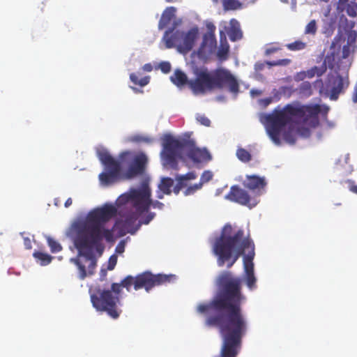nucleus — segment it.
Instances as JSON below:
<instances>
[{
	"mask_svg": "<svg viewBox=\"0 0 357 357\" xmlns=\"http://www.w3.org/2000/svg\"><path fill=\"white\" fill-rule=\"evenodd\" d=\"M126 208L125 206L116 207L112 204H105L91 211L85 220L75 222L72 225L75 235L74 245L82 258L71 259L70 261L77 266L80 280L95 273L97 261L93 255V249L98 250L102 246L103 239L107 242L114 240L113 230L106 229L105 223L119 213L122 220L118 221V224L128 232H131L139 216L143 213L136 210L126 211Z\"/></svg>",
	"mask_w": 357,
	"mask_h": 357,
	"instance_id": "nucleus-1",
	"label": "nucleus"
},
{
	"mask_svg": "<svg viewBox=\"0 0 357 357\" xmlns=\"http://www.w3.org/2000/svg\"><path fill=\"white\" fill-rule=\"evenodd\" d=\"M329 107L326 105L307 104L301 105L296 102L288 104L281 110H275L273 113L264 116V123L271 140L280 145V134L285 142L290 144L296 141L297 130L289 125L286 130V126L291 122H303L310 128H316L319 125V114L326 118Z\"/></svg>",
	"mask_w": 357,
	"mask_h": 357,
	"instance_id": "nucleus-2",
	"label": "nucleus"
},
{
	"mask_svg": "<svg viewBox=\"0 0 357 357\" xmlns=\"http://www.w3.org/2000/svg\"><path fill=\"white\" fill-rule=\"evenodd\" d=\"M213 252L217 257L218 264L222 267L227 262L231 268L241 255H243L244 278L250 289L256 287L257 279L254 274L253 259L255 247L250 236H245L241 229L234 230L230 224L225 225L219 237L213 245Z\"/></svg>",
	"mask_w": 357,
	"mask_h": 357,
	"instance_id": "nucleus-3",
	"label": "nucleus"
},
{
	"mask_svg": "<svg viewBox=\"0 0 357 357\" xmlns=\"http://www.w3.org/2000/svg\"><path fill=\"white\" fill-rule=\"evenodd\" d=\"M194 74L195 77L190 80L189 89L195 95H204L225 87L234 93L239 90L236 77L226 68H218L211 71L207 68H196Z\"/></svg>",
	"mask_w": 357,
	"mask_h": 357,
	"instance_id": "nucleus-4",
	"label": "nucleus"
},
{
	"mask_svg": "<svg viewBox=\"0 0 357 357\" xmlns=\"http://www.w3.org/2000/svg\"><path fill=\"white\" fill-rule=\"evenodd\" d=\"M161 158L163 166L178 170V159L184 153L195 163L208 162L211 160L210 153L205 149H201L195 146L192 139H177L172 136L165 137L162 144Z\"/></svg>",
	"mask_w": 357,
	"mask_h": 357,
	"instance_id": "nucleus-5",
	"label": "nucleus"
},
{
	"mask_svg": "<svg viewBox=\"0 0 357 357\" xmlns=\"http://www.w3.org/2000/svg\"><path fill=\"white\" fill-rule=\"evenodd\" d=\"M151 190L147 183H144L139 188H131L129 192L120 195L116 201L117 207L132 206L139 213L147 212L151 207Z\"/></svg>",
	"mask_w": 357,
	"mask_h": 357,
	"instance_id": "nucleus-6",
	"label": "nucleus"
},
{
	"mask_svg": "<svg viewBox=\"0 0 357 357\" xmlns=\"http://www.w3.org/2000/svg\"><path fill=\"white\" fill-rule=\"evenodd\" d=\"M174 28L169 29L164 34V40L167 48H172L177 46L179 52L186 54L193 47L195 42L199 34L198 28L190 29L187 33L176 31L173 33Z\"/></svg>",
	"mask_w": 357,
	"mask_h": 357,
	"instance_id": "nucleus-7",
	"label": "nucleus"
},
{
	"mask_svg": "<svg viewBox=\"0 0 357 357\" xmlns=\"http://www.w3.org/2000/svg\"><path fill=\"white\" fill-rule=\"evenodd\" d=\"M91 300L97 310L107 312L114 319L119 317L121 310L117 307V304L120 302V294H114L112 289L103 290L99 296L91 295Z\"/></svg>",
	"mask_w": 357,
	"mask_h": 357,
	"instance_id": "nucleus-8",
	"label": "nucleus"
},
{
	"mask_svg": "<svg viewBox=\"0 0 357 357\" xmlns=\"http://www.w3.org/2000/svg\"><path fill=\"white\" fill-rule=\"evenodd\" d=\"M97 155L106 169V172L99 174V179L101 183L108 185L116 182L121 174V167L120 162L115 160L105 149L98 150Z\"/></svg>",
	"mask_w": 357,
	"mask_h": 357,
	"instance_id": "nucleus-9",
	"label": "nucleus"
},
{
	"mask_svg": "<svg viewBox=\"0 0 357 357\" xmlns=\"http://www.w3.org/2000/svg\"><path fill=\"white\" fill-rule=\"evenodd\" d=\"M176 275L174 274H153L149 271H145L138 274L135 277V290H139L144 288L146 291H149L155 286H160L170 283L176 280Z\"/></svg>",
	"mask_w": 357,
	"mask_h": 357,
	"instance_id": "nucleus-10",
	"label": "nucleus"
},
{
	"mask_svg": "<svg viewBox=\"0 0 357 357\" xmlns=\"http://www.w3.org/2000/svg\"><path fill=\"white\" fill-rule=\"evenodd\" d=\"M207 32L204 33L202 41L196 54L197 57L203 61H207L215 54L217 49V40L215 37V26L213 23L206 25Z\"/></svg>",
	"mask_w": 357,
	"mask_h": 357,
	"instance_id": "nucleus-11",
	"label": "nucleus"
},
{
	"mask_svg": "<svg viewBox=\"0 0 357 357\" xmlns=\"http://www.w3.org/2000/svg\"><path fill=\"white\" fill-rule=\"evenodd\" d=\"M226 198L231 202L250 207L255 206L257 204V202L251 199L248 192L238 185L231 187Z\"/></svg>",
	"mask_w": 357,
	"mask_h": 357,
	"instance_id": "nucleus-12",
	"label": "nucleus"
},
{
	"mask_svg": "<svg viewBox=\"0 0 357 357\" xmlns=\"http://www.w3.org/2000/svg\"><path fill=\"white\" fill-rule=\"evenodd\" d=\"M147 161V158L144 153H139L135 155L125 173V178L130 179L143 174L146 169Z\"/></svg>",
	"mask_w": 357,
	"mask_h": 357,
	"instance_id": "nucleus-13",
	"label": "nucleus"
},
{
	"mask_svg": "<svg viewBox=\"0 0 357 357\" xmlns=\"http://www.w3.org/2000/svg\"><path fill=\"white\" fill-rule=\"evenodd\" d=\"M328 86L330 87L331 100H335L343 91L344 87L347 88L349 86V80L340 75L332 76L328 78Z\"/></svg>",
	"mask_w": 357,
	"mask_h": 357,
	"instance_id": "nucleus-14",
	"label": "nucleus"
},
{
	"mask_svg": "<svg viewBox=\"0 0 357 357\" xmlns=\"http://www.w3.org/2000/svg\"><path fill=\"white\" fill-rule=\"evenodd\" d=\"M229 53V45L227 42L226 35L221 31L220 32V46L215 52L218 60L225 61L228 59Z\"/></svg>",
	"mask_w": 357,
	"mask_h": 357,
	"instance_id": "nucleus-15",
	"label": "nucleus"
},
{
	"mask_svg": "<svg viewBox=\"0 0 357 357\" xmlns=\"http://www.w3.org/2000/svg\"><path fill=\"white\" fill-rule=\"evenodd\" d=\"M266 185V182L263 177H259L256 175L247 176L246 181L244 186L252 191L257 190L260 192Z\"/></svg>",
	"mask_w": 357,
	"mask_h": 357,
	"instance_id": "nucleus-16",
	"label": "nucleus"
},
{
	"mask_svg": "<svg viewBox=\"0 0 357 357\" xmlns=\"http://www.w3.org/2000/svg\"><path fill=\"white\" fill-rule=\"evenodd\" d=\"M132 285L135 287V277L128 275L120 283H112V289L114 294H121L122 287L126 288L128 291H130Z\"/></svg>",
	"mask_w": 357,
	"mask_h": 357,
	"instance_id": "nucleus-17",
	"label": "nucleus"
},
{
	"mask_svg": "<svg viewBox=\"0 0 357 357\" xmlns=\"http://www.w3.org/2000/svg\"><path fill=\"white\" fill-rule=\"evenodd\" d=\"M176 8L173 6L167 8L162 13L159 21L158 27L162 29L167 26L175 16Z\"/></svg>",
	"mask_w": 357,
	"mask_h": 357,
	"instance_id": "nucleus-18",
	"label": "nucleus"
},
{
	"mask_svg": "<svg viewBox=\"0 0 357 357\" xmlns=\"http://www.w3.org/2000/svg\"><path fill=\"white\" fill-rule=\"evenodd\" d=\"M334 54H332L331 55H326L324 62L320 66H314V70H315V73H317V76L320 77L322 75H324L326 70L327 66L333 69L334 68Z\"/></svg>",
	"mask_w": 357,
	"mask_h": 357,
	"instance_id": "nucleus-19",
	"label": "nucleus"
},
{
	"mask_svg": "<svg viewBox=\"0 0 357 357\" xmlns=\"http://www.w3.org/2000/svg\"><path fill=\"white\" fill-rule=\"evenodd\" d=\"M171 81L178 87L186 84L189 86L190 80H188L187 75L178 69L174 71V75L171 77Z\"/></svg>",
	"mask_w": 357,
	"mask_h": 357,
	"instance_id": "nucleus-20",
	"label": "nucleus"
},
{
	"mask_svg": "<svg viewBox=\"0 0 357 357\" xmlns=\"http://www.w3.org/2000/svg\"><path fill=\"white\" fill-rule=\"evenodd\" d=\"M296 91L298 95L301 98H308L313 93L312 84L307 81L301 83L296 89Z\"/></svg>",
	"mask_w": 357,
	"mask_h": 357,
	"instance_id": "nucleus-21",
	"label": "nucleus"
},
{
	"mask_svg": "<svg viewBox=\"0 0 357 357\" xmlns=\"http://www.w3.org/2000/svg\"><path fill=\"white\" fill-rule=\"evenodd\" d=\"M174 185V180L169 177L162 178L160 184L158 185V189L163 192L165 195H169L172 193V188Z\"/></svg>",
	"mask_w": 357,
	"mask_h": 357,
	"instance_id": "nucleus-22",
	"label": "nucleus"
},
{
	"mask_svg": "<svg viewBox=\"0 0 357 357\" xmlns=\"http://www.w3.org/2000/svg\"><path fill=\"white\" fill-rule=\"evenodd\" d=\"M33 256L41 266L48 265L53 259L51 255L40 251H35Z\"/></svg>",
	"mask_w": 357,
	"mask_h": 357,
	"instance_id": "nucleus-23",
	"label": "nucleus"
},
{
	"mask_svg": "<svg viewBox=\"0 0 357 357\" xmlns=\"http://www.w3.org/2000/svg\"><path fill=\"white\" fill-rule=\"evenodd\" d=\"M130 79L133 84L135 85H139L142 87L147 85L150 81L149 76H145L141 79H139L138 76L135 73H131L130 75Z\"/></svg>",
	"mask_w": 357,
	"mask_h": 357,
	"instance_id": "nucleus-24",
	"label": "nucleus"
},
{
	"mask_svg": "<svg viewBox=\"0 0 357 357\" xmlns=\"http://www.w3.org/2000/svg\"><path fill=\"white\" fill-rule=\"evenodd\" d=\"M222 5L226 10H236L241 8V3L238 0H222Z\"/></svg>",
	"mask_w": 357,
	"mask_h": 357,
	"instance_id": "nucleus-25",
	"label": "nucleus"
},
{
	"mask_svg": "<svg viewBox=\"0 0 357 357\" xmlns=\"http://www.w3.org/2000/svg\"><path fill=\"white\" fill-rule=\"evenodd\" d=\"M237 158L243 162H248L251 160L252 156L250 152L243 148H239L236 151Z\"/></svg>",
	"mask_w": 357,
	"mask_h": 357,
	"instance_id": "nucleus-26",
	"label": "nucleus"
},
{
	"mask_svg": "<svg viewBox=\"0 0 357 357\" xmlns=\"http://www.w3.org/2000/svg\"><path fill=\"white\" fill-rule=\"evenodd\" d=\"M306 43L298 40L293 43L286 45L287 48L290 51H299L304 50L306 47Z\"/></svg>",
	"mask_w": 357,
	"mask_h": 357,
	"instance_id": "nucleus-27",
	"label": "nucleus"
},
{
	"mask_svg": "<svg viewBox=\"0 0 357 357\" xmlns=\"http://www.w3.org/2000/svg\"><path fill=\"white\" fill-rule=\"evenodd\" d=\"M197 176L195 172H190L183 175L177 174L175 179L181 180L183 183H187L188 181L195 180Z\"/></svg>",
	"mask_w": 357,
	"mask_h": 357,
	"instance_id": "nucleus-28",
	"label": "nucleus"
},
{
	"mask_svg": "<svg viewBox=\"0 0 357 357\" xmlns=\"http://www.w3.org/2000/svg\"><path fill=\"white\" fill-rule=\"evenodd\" d=\"M291 62V61L289 59H282L277 61H266V64L270 67L277 66H288Z\"/></svg>",
	"mask_w": 357,
	"mask_h": 357,
	"instance_id": "nucleus-29",
	"label": "nucleus"
},
{
	"mask_svg": "<svg viewBox=\"0 0 357 357\" xmlns=\"http://www.w3.org/2000/svg\"><path fill=\"white\" fill-rule=\"evenodd\" d=\"M47 243L51 252L53 253L59 252L62 250V247L60 243L50 237L47 238Z\"/></svg>",
	"mask_w": 357,
	"mask_h": 357,
	"instance_id": "nucleus-30",
	"label": "nucleus"
},
{
	"mask_svg": "<svg viewBox=\"0 0 357 357\" xmlns=\"http://www.w3.org/2000/svg\"><path fill=\"white\" fill-rule=\"evenodd\" d=\"M229 36L231 41H236L242 38V33L238 28H232L229 32Z\"/></svg>",
	"mask_w": 357,
	"mask_h": 357,
	"instance_id": "nucleus-31",
	"label": "nucleus"
},
{
	"mask_svg": "<svg viewBox=\"0 0 357 357\" xmlns=\"http://www.w3.org/2000/svg\"><path fill=\"white\" fill-rule=\"evenodd\" d=\"M346 12L349 16L352 17H356L357 15V3L352 2L351 3L347 4Z\"/></svg>",
	"mask_w": 357,
	"mask_h": 357,
	"instance_id": "nucleus-32",
	"label": "nucleus"
},
{
	"mask_svg": "<svg viewBox=\"0 0 357 357\" xmlns=\"http://www.w3.org/2000/svg\"><path fill=\"white\" fill-rule=\"evenodd\" d=\"M317 32V24L314 20H311L305 26V33L307 34H315Z\"/></svg>",
	"mask_w": 357,
	"mask_h": 357,
	"instance_id": "nucleus-33",
	"label": "nucleus"
},
{
	"mask_svg": "<svg viewBox=\"0 0 357 357\" xmlns=\"http://www.w3.org/2000/svg\"><path fill=\"white\" fill-rule=\"evenodd\" d=\"M202 188V183H196L193 185H190L185 190L184 195L185 196L193 195L196 191L200 190Z\"/></svg>",
	"mask_w": 357,
	"mask_h": 357,
	"instance_id": "nucleus-34",
	"label": "nucleus"
},
{
	"mask_svg": "<svg viewBox=\"0 0 357 357\" xmlns=\"http://www.w3.org/2000/svg\"><path fill=\"white\" fill-rule=\"evenodd\" d=\"M213 178V174L210 171H204L200 178V181L199 183H202V186L204 183L208 182Z\"/></svg>",
	"mask_w": 357,
	"mask_h": 357,
	"instance_id": "nucleus-35",
	"label": "nucleus"
},
{
	"mask_svg": "<svg viewBox=\"0 0 357 357\" xmlns=\"http://www.w3.org/2000/svg\"><path fill=\"white\" fill-rule=\"evenodd\" d=\"M196 119L201 125H203L206 127H208L211 125L210 119L205 115H197Z\"/></svg>",
	"mask_w": 357,
	"mask_h": 357,
	"instance_id": "nucleus-36",
	"label": "nucleus"
},
{
	"mask_svg": "<svg viewBox=\"0 0 357 357\" xmlns=\"http://www.w3.org/2000/svg\"><path fill=\"white\" fill-rule=\"evenodd\" d=\"M177 183L174 187L173 192L175 195H178L182 188L188 185V183H183L181 180H176Z\"/></svg>",
	"mask_w": 357,
	"mask_h": 357,
	"instance_id": "nucleus-37",
	"label": "nucleus"
},
{
	"mask_svg": "<svg viewBox=\"0 0 357 357\" xmlns=\"http://www.w3.org/2000/svg\"><path fill=\"white\" fill-rule=\"evenodd\" d=\"M297 134L303 137H308L310 135V130L308 128L299 127L297 129Z\"/></svg>",
	"mask_w": 357,
	"mask_h": 357,
	"instance_id": "nucleus-38",
	"label": "nucleus"
},
{
	"mask_svg": "<svg viewBox=\"0 0 357 357\" xmlns=\"http://www.w3.org/2000/svg\"><path fill=\"white\" fill-rule=\"evenodd\" d=\"M160 69L164 73H168L171 70V64L167 61H162L159 65Z\"/></svg>",
	"mask_w": 357,
	"mask_h": 357,
	"instance_id": "nucleus-39",
	"label": "nucleus"
},
{
	"mask_svg": "<svg viewBox=\"0 0 357 357\" xmlns=\"http://www.w3.org/2000/svg\"><path fill=\"white\" fill-rule=\"evenodd\" d=\"M280 50H281V48L280 47L271 46V47L266 49V50L264 52V54H265V56H269L275 52H278Z\"/></svg>",
	"mask_w": 357,
	"mask_h": 357,
	"instance_id": "nucleus-40",
	"label": "nucleus"
},
{
	"mask_svg": "<svg viewBox=\"0 0 357 357\" xmlns=\"http://www.w3.org/2000/svg\"><path fill=\"white\" fill-rule=\"evenodd\" d=\"M150 202H151V206H152L153 208H158V209L161 210L164 207V204L158 200L153 201L150 198Z\"/></svg>",
	"mask_w": 357,
	"mask_h": 357,
	"instance_id": "nucleus-41",
	"label": "nucleus"
},
{
	"mask_svg": "<svg viewBox=\"0 0 357 357\" xmlns=\"http://www.w3.org/2000/svg\"><path fill=\"white\" fill-rule=\"evenodd\" d=\"M349 44L344 45L342 47V58L345 59L349 56Z\"/></svg>",
	"mask_w": 357,
	"mask_h": 357,
	"instance_id": "nucleus-42",
	"label": "nucleus"
},
{
	"mask_svg": "<svg viewBox=\"0 0 357 357\" xmlns=\"http://www.w3.org/2000/svg\"><path fill=\"white\" fill-rule=\"evenodd\" d=\"M271 102H272V98H266L260 100V103L264 107L268 106L269 104H271Z\"/></svg>",
	"mask_w": 357,
	"mask_h": 357,
	"instance_id": "nucleus-43",
	"label": "nucleus"
},
{
	"mask_svg": "<svg viewBox=\"0 0 357 357\" xmlns=\"http://www.w3.org/2000/svg\"><path fill=\"white\" fill-rule=\"evenodd\" d=\"M116 264V258H115V259H112V258H110V259H109V264H108V267H107V268H108L109 270H112V269H114V266H115Z\"/></svg>",
	"mask_w": 357,
	"mask_h": 357,
	"instance_id": "nucleus-44",
	"label": "nucleus"
},
{
	"mask_svg": "<svg viewBox=\"0 0 357 357\" xmlns=\"http://www.w3.org/2000/svg\"><path fill=\"white\" fill-rule=\"evenodd\" d=\"M356 38V32H351L348 37V42L349 43L355 42Z\"/></svg>",
	"mask_w": 357,
	"mask_h": 357,
	"instance_id": "nucleus-45",
	"label": "nucleus"
},
{
	"mask_svg": "<svg viewBox=\"0 0 357 357\" xmlns=\"http://www.w3.org/2000/svg\"><path fill=\"white\" fill-rule=\"evenodd\" d=\"M24 244L26 249L29 250L31 248V242L29 238H24Z\"/></svg>",
	"mask_w": 357,
	"mask_h": 357,
	"instance_id": "nucleus-46",
	"label": "nucleus"
},
{
	"mask_svg": "<svg viewBox=\"0 0 357 357\" xmlns=\"http://www.w3.org/2000/svg\"><path fill=\"white\" fill-rule=\"evenodd\" d=\"M307 75L310 78H312L314 76L317 75V73H315V70H314V67H312V68L307 71Z\"/></svg>",
	"mask_w": 357,
	"mask_h": 357,
	"instance_id": "nucleus-47",
	"label": "nucleus"
},
{
	"mask_svg": "<svg viewBox=\"0 0 357 357\" xmlns=\"http://www.w3.org/2000/svg\"><path fill=\"white\" fill-rule=\"evenodd\" d=\"M143 70L146 72H151L153 70L152 65L151 63H146L142 67Z\"/></svg>",
	"mask_w": 357,
	"mask_h": 357,
	"instance_id": "nucleus-48",
	"label": "nucleus"
},
{
	"mask_svg": "<svg viewBox=\"0 0 357 357\" xmlns=\"http://www.w3.org/2000/svg\"><path fill=\"white\" fill-rule=\"evenodd\" d=\"M264 68V63H257L255 64V69L257 70H261Z\"/></svg>",
	"mask_w": 357,
	"mask_h": 357,
	"instance_id": "nucleus-49",
	"label": "nucleus"
},
{
	"mask_svg": "<svg viewBox=\"0 0 357 357\" xmlns=\"http://www.w3.org/2000/svg\"><path fill=\"white\" fill-rule=\"evenodd\" d=\"M348 1H349V0H339L338 3H339L340 6L345 7L346 6H347V4H349Z\"/></svg>",
	"mask_w": 357,
	"mask_h": 357,
	"instance_id": "nucleus-50",
	"label": "nucleus"
},
{
	"mask_svg": "<svg viewBox=\"0 0 357 357\" xmlns=\"http://www.w3.org/2000/svg\"><path fill=\"white\" fill-rule=\"evenodd\" d=\"M164 195H165V193H163L162 191L158 189V190L157 191V195H156V197L157 198L160 199H163L164 197Z\"/></svg>",
	"mask_w": 357,
	"mask_h": 357,
	"instance_id": "nucleus-51",
	"label": "nucleus"
},
{
	"mask_svg": "<svg viewBox=\"0 0 357 357\" xmlns=\"http://www.w3.org/2000/svg\"><path fill=\"white\" fill-rule=\"evenodd\" d=\"M155 214L154 213H150L146 218V220L144 222L145 224H148L153 218Z\"/></svg>",
	"mask_w": 357,
	"mask_h": 357,
	"instance_id": "nucleus-52",
	"label": "nucleus"
},
{
	"mask_svg": "<svg viewBox=\"0 0 357 357\" xmlns=\"http://www.w3.org/2000/svg\"><path fill=\"white\" fill-rule=\"evenodd\" d=\"M73 203L72 199L70 197L67 199V200L65 202L64 206L65 207L68 208Z\"/></svg>",
	"mask_w": 357,
	"mask_h": 357,
	"instance_id": "nucleus-53",
	"label": "nucleus"
},
{
	"mask_svg": "<svg viewBox=\"0 0 357 357\" xmlns=\"http://www.w3.org/2000/svg\"><path fill=\"white\" fill-rule=\"evenodd\" d=\"M130 155V153L129 152H123L122 153L120 154L119 155V158L121 159V160H123L125 158L126 156Z\"/></svg>",
	"mask_w": 357,
	"mask_h": 357,
	"instance_id": "nucleus-54",
	"label": "nucleus"
},
{
	"mask_svg": "<svg viewBox=\"0 0 357 357\" xmlns=\"http://www.w3.org/2000/svg\"><path fill=\"white\" fill-rule=\"evenodd\" d=\"M282 2L284 3H296V0H280Z\"/></svg>",
	"mask_w": 357,
	"mask_h": 357,
	"instance_id": "nucleus-55",
	"label": "nucleus"
},
{
	"mask_svg": "<svg viewBox=\"0 0 357 357\" xmlns=\"http://www.w3.org/2000/svg\"><path fill=\"white\" fill-rule=\"evenodd\" d=\"M351 191L357 194V185H352L350 188Z\"/></svg>",
	"mask_w": 357,
	"mask_h": 357,
	"instance_id": "nucleus-56",
	"label": "nucleus"
},
{
	"mask_svg": "<svg viewBox=\"0 0 357 357\" xmlns=\"http://www.w3.org/2000/svg\"><path fill=\"white\" fill-rule=\"evenodd\" d=\"M315 84H319L321 86H323V82L321 79H317L314 82Z\"/></svg>",
	"mask_w": 357,
	"mask_h": 357,
	"instance_id": "nucleus-57",
	"label": "nucleus"
},
{
	"mask_svg": "<svg viewBox=\"0 0 357 357\" xmlns=\"http://www.w3.org/2000/svg\"><path fill=\"white\" fill-rule=\"evenodd\" d=\"M246 3H255L257 0H243Z\"/></svg>",
	"mask_w": 357,
	"mask_h": 357,
	"instance_id": "nucleus-58",
	"label": "nucleus"
},
{
	"mask_svg": "<svg viewBox=\"0 0 357 357\" xmlns=\"http://www.w3.org/2000/svg\"><path fill=\"white\" fill-rule=\"evenodd\" d=\"M354 102H357V88H356V93H355V95L354 97Z\"/></svg>",
	"mask_w": 357,
	"mask_h": 357,
	"instance_id": "nucleus-59",
	"label": "nucleus"
},
{
	"mask_svg": "<svg viewBox=\"0 0 357 357\" xmlns=\"http://www.w3.org/2000/svg\"><path fill=\"white\" fill-rule=\"evenodd\" d=\"M131 88H132V89L133 91H135V92L138 91V90H137L136 88H135V87H131Z\"/></svg>",
	"mask_w": 357,
	"mask_h": 357,
	"instance_id": "nucleus-60",
	"label": "nucleus"
},
{
	"mask_svg": "<svg viewBox=\"0 0 357 357\" xmlns=\"http://www.w3.org/2000/svg\"><path fill=\"white\" fill-rule=\"evenodd\" d=\"M167 2H172L174 0H165Z\"/></svg>",
	"mask_w": 357,
	"mask_h": 357,
	"instance_id": "nucleus-61",
	"label": "nucleus"
},
{
	"mask_svg": "<svg viewBox=\"0 0 357 357\" xmlns=\"http://www.w3.org/2000/svg\"><path fill=\"white\" fill-rule=\"evenodd\" d=\"M334 46H335V43H332V45H331V47H334Z\"/></svg>",
	"mask_w": 357,
	"mask_h": 357,
	"instance_id": "nucleus-62",
	"label": "nucleus"
}]
</instances>
